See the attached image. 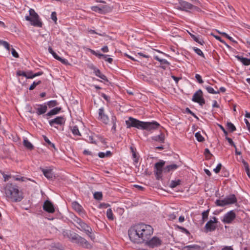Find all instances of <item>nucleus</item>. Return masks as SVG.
Returning <instances> with one entry per match:
<instances>
[{
	"label": "nucleus",
	"instance_id": "1a4fd4ad",
	"mask_svg": "<svg viewBox=\"0 0 250 250\" xmlns=\"http://www.w3.org/2000/svg\"><path fill=\"white\" fill-rule=\"evenodd\" d=\"M192 100L201 106L205 104V100L203 97V93L201 89H199L193 94Z\"/></svg>",
	"mask_w": 250,
	"mask_h": 250
},
{
	"label": "nucleus",
	"instance_id": "9d476101",
	"mask_svg": "<svg viewBox=\"0 0 250 250\" xmlns=\"http://www.w3.org/2000/svg\"><path fill=\"white\" fill-rule=\"evenodd\" d=\"M192 4L188 1L180 0H179L177 9L186 12H190V10L192 9Z\"/></svg>",
	"mask_w": 250,
	"mask_h": 250
},
{
	"label": "nucleus",
	"instance_id": "423d86ee",
	"mask_svg": "<svg viewBox=\"0 0 250 250\" xmlns=\"http://www.w3.org/2000/svg\"><path fill=\"white\" fill-rule=\"evenodd\" d=\"M127 128L131 127H136L139 129H143L144 122L140 121L131 117H129L128 120L125 121Z\"/></svg>",
	"mask_w": 250,
	"mask_h": 250
},
{
	"label": "nucleus",
	"instance_id": "338daca9",
	"mask_svg": "<svg viewBox=\"0 0 250 250\" xmlns=\"http://www.w3.org/2000/svg\"><path fill=\"white\" fill-rule=\"evenodd\" d=\"M11 53H12V55L13 57H14L15 58H19V54L17 52V51L15 50V49H14L13 48H11Z\"/></svg>",
	"mask_w": 250,
	"mask_h": 250
},
{
	"label": "nucleus",
	"instance_id": "6e6552de",
	"mask_svg": "<svg viewBox=\"0 0 250 250\" xmlns=\"http://www.w3.org/2000/svg\"><path fill=\"white\" fill-rule=\"evenodd\" d=\"M78 225L81 228L78 226H75L80 230L84 231L91 240H93L95 239V237L91 235L92 231V229L87 224L82 221Z\"/></svg>",
	"mask_w": 250,
	"mask_h": 250
},
{
	"label": "nucleus",
	"instance_id": "f8f14e48",
	"mask_svg": "<svg viewBox=\"0 0 250 250\" xmlns=\"http://www.w3.org/2000/svg\"><path fill=\"white\" fill-rule=\"evenodd\" d=\"M236 215L234 210H230L226 213L222 219L221 221L224 224H231L233 221L235 219Z\"/></svg>",
	"mask_w": 250,
	"mask_h": 250
},
{
	"label": "nucleus",
	"instance_id": "4be33fe9",
	"mask_svg": "<svg viewBox=\"0 0 250 250\" xmlns=\"http://www.w3.org/2000/svg\"><path fill=\"white\" fill-rule=\"evenodd\" d=\"M179 167V165L177 164H171L167 166L164 168V173H168L171 171H173L176 170Z\"/></svg>",
	"mask_w": 250,
	"mask_h": 250
},
{
	"label": "nucleus",
	"instance_id": "37998d69",
	"mask_svg": "<svg viewBox=\"0 0 250 250\" xmlns=\"http://www.w3.org/2000/svg\"><path fill=\"white\" fill-rule=\"evenodd\" d=\"M58 104V103L57 102V101L56 100H52V101H50L49 102H48L47 103V105H48V106L51 108V107H54L56 105H57Z\"/></svg>",
	"mask_w": 250,
	"mask_h": 250
},
{
	"label": "nucleus",
	"instance_id": "bf43d9fd",
	"mask_svg": "<svg viewBox=\"0 0 250 250\" xmlns=\"http://www.w3.org/2000/svg\"><path fill=\"white\" fill-rule=\"evenodd\" d=\"M221 167H222V164L221 163H219L217 165L216 168H215L213 169V171L216 173H218L220 172V171L221 170Z\"/></svg>",
	"mask_w": 250,
	"mask_h": 250
},
{
	"label": "nucleus",
	"instance_id": "a878e982",
	"mask_svg": "<svg viewBox=\"0 0 250 250\" xmlns=\"http://www.w3.org/2000/svg\"><path fill=\"white\" fill-rule=\"evenodd\" d=\"M94 71L95 75L97 77L107 82H108L107 77L104 75L103 74L99 69L95 68L94 69Z\"/></svg>",
	"mask_w": 250,
	"mask_h": 250
},
{
	"label": "nucleus",
	"instance_id": "f257e3e1",
	"mask_svg": "<svg viewBox=\"0 0 250 250\" xmlns=\"http://www.w3.org/2000/svg\"><path fill=\"white\" fill-rule=\"evenodd\" d=\"M4 192L6 198L12 202H18L23 199L22 193L16 185L8 183L4 188Z\"/></svg>",
	"mask_w": 250,
	"mask_h": 250
},
{
	"label": "nucleus",
	"instance_id": "864d4df0",
	"mask_svg": "<svg viewBox=\"0 0 250 250\" xmlns=\"http://www.w3.org/2000/svg\"><path fill=\"white\" fill-rule=\"evenodd\" d=\"M48 51L50 53H51L52 56H53V57L56 59V60L57 59V58L59 57V56L54 51V50H53V49L51 48V47L49 46V48H48Z\"/></svg>",
	"mask_w": 250,
	"mask_h": 250
},
{
	"label": "nucleus",
	"instance_id": "f704fd0d",
	"mask_svg": "<svg viewBox=\"0 0 250 250\" xmlns=\"http://www.w3.org/2000/svg\"><path fill=\"white\" fill-rule=\"evenodd\" d=\"M189 34L190 35V37L192 38V39L196 42H198V43L200 44L201 45H203V44L205 43L204 41L203 40H199L198 38L196 36H195L194 35L190 33L189 32Z\"/></svg>",
	"mask_w": 250,
	"mask_h": 250
},
{
	"label": "nucleus",
	"instance_id": "4468645a",
	"mask_svg": "<svg viewBox=\"0 0 250 250\" xmlns=\"http://www.w3.org/2000/svg\"><path fill=\"white\" fill-rule=\"evenodd\" d=\"M98 119L105 124L109 123V119L108 116L105 114L104 107H101L99 109L98 111Z\"/></svg>",
	"mask_w": 250,
	"mask_h": 250
},
{
	"label": "nucleus",
	"instance_id": "de8ad7c7",
	"mask_svg": "<svg viewBox=\"0 0 250 250\" xmlns=\"http://www.w3.org/2000/svg\"><path fill=\"white\" fill-rule=\"evenodd\" d=\"M217 32L221 35H223L224 37H225V38H227L228 39H229V41L232 42H236V41H235L233 38L231 37H230L229 35H228L225 32H219L218 31H217Z\"/></svg>",
	"mask_w": 250,
	"mask_h": 250
},
{
	"label": "nucleus",
	"instance_id": "0e129e2a",
	"mask_svg": "<svg viewBox=\"0 0 250 250\" xmlns=\"http://www.w3.org/2000/svg\"><path fill=\"white\" fill-rule=\"evenodd\" d=\"M16 74L18 76H22L25 77V78L26 77V73L23 71L18 70L17 71Z\"/></svg>",
	"mask_w": 250,
	"mask_h": 250
},
{
	"label": "nucleus",
	"instance_id": "13d9d810",
	"mask_svg": "<svg viewBox=\"0 0 250 250\" xmlns=\"http://www.w3.org/2000/svg\"><path fill=\"white\" fill-rule=\"evenodd\" d=\"M177 228L179 229H180L182 232L185 233L187 235H189L190 234L189 231L187 229H186V228H184L183 227H181V226H177Z\"/></svg>",
	"mask_w": 250,
	"mask_h": 250
},
{
	"label": "nucleus",
	"instance_id": "3c124183",
	"mask_svg": "<svg viewBox=\"0 0 250 250\" xmlns=\"http://www.w3.org/2000/svg\"><path fill=\"white\" fill-rule=\"evenodd\" d=\"M13 178L16 181H26V180H30L29 179L24 177H19L18 176H13Z\"/></svg>",
	"mask_w": 250,
	"mask_h": 250
},
{
	"label": "nucleus",
	"instance_id": "c03bdc74",
	"mask_svg": "<svg viewBox=\"0 0 250 250\" xmlns=\"http://www.w3.org/2000/svg\"><path fill=\"white\" fill-rule=\"evenodd\" d=\"M192 49L197 54L205 58L204 54L201 49L196 47H193Z\"/></svg>",
	"mask_w": 250,
	"mask_h": 250
},
{
	"label": "nucleus",
	"instance_id": "774afa93",
	"mask_svg": "<svg viewBox=\"0 0 250 250\" xmlns=\"http://www.w3.org/2000/svg\"><path fill=\"white\" fill-rule=\"evenodd\" d=\"M191 10L195 11H197L198 12H200L202 11L201 9L199 7L196 6V5H194L193 4H192V9Z\"/></svg>",
	"mask_w": 250,
	"mask_h": 250
},
{
	"label": "nucleus",
	"instance_id": "39448f33",
	"mask_svg": "<svg viewBox=\"0 0 250 250\" xmlns=\"http://www.w3.org/2000/svg\"><path fill=\"white\" fill-rule=\"evenodd\" d=\"M139 227V225L137 224L133 227H131L128 230V236L130 240L134 243H143V239L141 237L140 232H139L137 229Z\"/></svg>",
	"mask_w": 250,
	"mask_h": 250
},
{
	"label": "nucleus",
	"instance_id": "2eb2a0df",
	"mask_svg": "<svg viewBox=\"0 0 250 250\" xmlns=\"http://www.w3.org/2000/svg\"><path fill=\"white\" fill-rule=\"evenodd\" d=\"M160 126V124L157 122L153 121L151 122H144L143 124V129L151 130L157 129Z\"/></svg>",
	"mask_w": 250,
	"mask_h": 250
},
{
	"label": "nucleus",
	"instance_id": "2f4dec72",
	"mask_svg": "<svg viewBox=\"0 0 250 250\" xmlns=\"http://www.w3.org/2000/svg\"><path fill=\"white\" fill-rule=\"evenodd\" d=\"M209 210L210 209H208L202 213V221L203 223H204L208 219Z\"/></svg>",
	"mask_w": 250,
	"mask_h": 250
},
{
	"label": "nucleus",
	"instance_id": "dca6fc26",
	"mask_svg": "<svg viewBox=\"0 0 250 250\" xmlns=\"http://www.w3.org/2000/svg\"><path fill=\"white\" fill-rule=\"evenodd\" d=\"M43 209L45 211L53 213L55 212V208L53 204L49 200H46L43 205Z\"/></svg>",
	"mask_w": 250,
	"mask_h": 250
},
{
	"label": "nucleus",
	"instance_id": "aec40b11",
	"mask_svg": "<svg viewBox=\"0 0 250 250\" xmlns=\"http://www.w3.org/2000/svg\"><path fill=\"white\" fill-rule=\"evenodd\" d=\"M41 169L42 172L44 176L48 179H52L54 177L52 170L51 169H44L41 167Z\"/></svg>",
	"mask_w": 250,
	"mask_h": 250
},
{
	"label": "nucleus",
	"instance_id": "6ab92c4d",
	"mask_svg": "<svg viewBox=\"0 0 250 250\" xmlns=\"http://www.w3.org/2000/svg\"><path fill=\"white\" fill-rule=\"evenodd\" d=\"M216 229V225L212 223V220L208 221L205 226V229L206 232H212L214 231Z\"/></svg>",
	"mask_w": 250,
	"mask_h": 250
},
{
	"label": "nucleus",
	"instance_id": "e433bc0d",
	"mask_svg": "<svg viewBox=\"0 0 250 250\" xmlns=\"http://www.w3.org/2000/svg\"><path fill=\"white\" fill-rule=\"evenodd\" d=\"M227 126L228 129L231 132H233V131H235L236 129L235 126L231 122H228L227 124Z\"/></svg>",
	"mask_w": 250,
	"mask_h": 250
},
{
	"label": "nucleus",
	"instance_id": "a211bd4d",
	"mask_svg": "<svg viewBox=\"0 0 250 250\" xmlns=\"http://www.w3.org/2000/svg\"><path fill=\"white\" fill-rule=\"evenodd\" d=\"M37 107H35L36 113L38 115H41L44 114L47 109V106L46 104H37Z\"/></svg>",
	"mask_w": 250,
	"mask_h": 250
},
{
	"label": "nucleus",
	"instance_id": "58836bf2",
	"mask_svg": "<svg viewBox=\"0 0 250 250\" xmlns=\"http://www.w3.org/2000/svg\"><path fill=\"white\" fill-rule=\"evenodd\" d=\"M205 87L209 93L213 94L219 93V91H215L212 87H211L209 86H205Z\"/></svg>",
	"mask_w": 250,
	"mask_h": 250
},
{
	"label": "nucleus",
	"instance_id": "7c9ffc66",
	"mask_svg": "<svg viewBox=\"0 0 250 250\" xmlns=\"http://www.w3.org/2000/svg\"><path fill=\"white\" fill-rule=\"evenodd\" d=\"M154 59L159 61L162 64L169 65V62L166 59H163L159 58L158 56H154Z\"/></svg>",
	"mask_w": 250,
	"mask_h": 250
},
{
	"label": "nucleus",
	"instance_id": "f03ea898",
	"mask_svg": "<svg viewBox=\"0 0 250 250\" xmlns=\"http://www.w3.org/2000/svg\"><path fill=\"white\" fill-rule=\"evenodd\" d=\"M68 238L71 239V241L76 243L78 246L87 249H90L92 248V245L89 243L85 238L82 237L77 233L67 231L64 234Z\"/></svg>",
	"mask_w": 250,
	"mask_h": 250
},
{
	"label": "nucleus",
	"instance_id": "cd10ccee",
	"mask_svg": "<svg viewBox=\"0 0 250 250\" xmlns=\"http://www.w3.org/2000/svg\"><path fill=\"white\" fill-rule=\"evenodd\" d=\"M23 145L27 149L30 150H32L34 149L33 145L27 140V138L23 140Z\"/></svg>",
	"mask_w": 250,
	"mask_h": 250
},
{
	"label": "nucleus",
	"instance_id": "680f3d73",
	"mask_svg": "<svg viewBox=\"0 0 250 250\" xmlns=\"http://www.w3.org/2000/svg\"><path fill=\"white\" fill-rule=\"evenodd\" d=\"M210 35L211 36H213L216 40H218L221 42H222L224 44H226V42L223 40H222L220 37L217 36V35H215L213 33H211Z\"/></svg>",
	"mask_w": 250,
	"mask_h": 250
},
{
	"label": "nucleus",
	"instance_id": "f3484780",
	"mask_svg": "<svg viewBox=\"0 0 250 250\" xmlns=\"http://www.w3.org/2000/svg\"><path fill=\"white\" fill-rule=\"evenodd\" d=\"M72 206L75 211L78 212L82 217H83V215H85V211L81 205L77 202L74 201L72 203Z\"/></svg>",
	"mask_w": 250,
	"mask_h": 250
},
{
	"label": "nucleus",
	"instance_id": "8fccbe9b",
	"mask_svg": "<svg viewBox=\"0 0 250 250\" xmlns=\"http://www.w3.org/2000/svg\"><path fill=\"white\" fill-rule=\"evenodd\" d=\"M116 118L114 116H112L111 117V123L113 125L111 130L114 131H116Z\"/></svg>",
	"mask_w": 250,
	"mask_h": 250
},
{
	"label": "nucleus",
	"instance_id": "72a5a7b5",
	"mask_svg": "<svg viewBox=\"0 0 250 250\" xmlns=\"http://www.w3.org/2000/svg\"><path fill=\"white\" fill-rule=\"evenodd\" d=\"M71 130L72 133L74 135L81 136V134L79 131L78 127L77 125H74L71 127Z\"/></svg>",
	"mask_w": 250,
	"mask_h": 250
},
{
	"label": "nucleus",
	"instance_id": "7ed1b4c3",
	"mask_svg": "<svg viewBox=\"0 0 250 250\" xmlns=\"http://www.w3.org/2000/svg\"><path fill=\"white\" fill-rule=\"evenodd\" d=\"M139 227L137 229L139 232H140V234H142L141 237L143 239V243H145L147 240H149L153 234V228L149 225L144 223L139 224Z\"/></svg>",
	"mask_w": 250,
	"mask_h": 250
},
{
	"label": "nucleus",
	"instance_id": "5701e85b",
	"mask_svg": "<svg viewBox=\"0 0 250 250\" xmlns=\"http://www.w3.org/2000/svg\"><path fill=\"white\" fill-rule=\"evenodd\" d=\"M151 138L152 140L161 143H164L165 142V135L163 133H161L160 135L152 136Z\"/></svg>",
	"mask_w": 250,
	"mask_h": 250
},
{
	"label": "nucleus",
	"instance_id": "603ef678",
	"mask_svg": "<svg viewBox=\"0 0 250 250\" xmlns=\"http://www.w3.org/2000/svg\"><path fill=\"white\" fill-rule=\"evenodd\" d=\"M40 83H41V81H39L37 82H34L30 86V87L29 88V89L30 90H33L36 87V86L37 85L40 84Z\"/></svg>",
	"mask_w": 250,
	"mask_h": 250
},
{
	"label": "nucleus",
	"instance_id": "c85d7f7f",
	"mask_svg": "<svg viewBox=\"0 0 250 250\" xmlns=\"http://www.w3.org/2000/svg\"><path fill=\"white\" fill-rule=\"evenodd\" d=\"M201 247L197 245H191L185 246L183 250H200Z\"/></svg>",
	"mask_w": 250,
	"mask_h": 250
},
{
	"label": "nucleus",
	"instance_id": "49530a36",
	"mask_svg": "<svg viewBox=\"0 0 250 250\" xmlns=\"http://www.w3.org/2000/svg\"><path fill=\"white\" fill-rule=\"evenodd\" d=\"M44 141L50 146L56 149L55 146L53 143H52L49 139L46 136H43Z\"/></svg>",
	"mask_w": 250,
	"mask_h": 250
},
{
	"label": "nucleus",
	"instance_id": "09e8293b",
	"mask_svg": "<svg viewBox=\"0 0 250 250\" xmlns=\"http://www.w3.org/2000/svg\"><path fill=\"white\" fill-rule=\"evenodd\" d=\"M103 194L101 192H96L94 194V198L98 200H100L102 199Z\"/></svg>",
	"mask_w": 250,
	"mask_h": 250
},
{
	"label": "nucleus",
	"instance_id": "20e7f679",
	"mask_svg": "<svg viewBox=\"0 0 250 250\" xmlns=\"http://www.w3.org/2000/svg\"><path fill=\"white\" fill-rule=\"evenodd\" d=\"M29 13V15L26 16L25 17V20L30 21L31 24L35 27H42V23L41 21L39 16L35 11L33 9L30 8Z\"/></svg>",
	"mask_w": 250,
	"mask_h": 250
},
{
	"label": "nucleus",
	"instance_id": "a18cd8bd",
	"mask_svg": "<svg viewBox=\"0 0 250 250\" xmlns=\"http://www.w3.org/2000/svg\"><path fill=\"white\" fill-rule=\"evenodd\" d=\"M91 9L94 12H97L99 14H102V9L101 7L100 6H93L91 7Z\"/></svg>",
	"mask_w": 250,
	"mask_h": 250
},
{
	"label": "nucleus",
	"instance_id": "ea45409f",
	"mask_svg": "<svg viewBox=\"0 0 250 250\" xmlns=\"http://www.w3.org/2000/svg\"><path fill=\"white\" fill-rule=\"evenodd\" d=\"M181 181L180 180H172L171 181L170 185V187L171 188H174L177 186L180 185Z\"/></svg>",
	"mask_w": 250,
	"mask_h": 250
},
{
	"label": "nucleus",
	"instance_id": "4d7b16f0",
	"mask_svg": "<svg viewBox=\"0 0 250 250\" xmlns=\"http://www.w3.org/2000/svg\"><path fill=\"white\" fill-rule=\"evenodd\" d=\"M130 149H131V151L132 152L133 157L135 159L134 160V162L137 163L138 162V158H137V155H136L135 152L134 151L133 148L132 147H131Z\"/></svg>",
	"mask_w": 250,
	"mask_h": 250
},
{
	"label": "nucleus",
	"instance_id": "69168bd1",
	"mask_svg": "<svg viewBox=\"0 0 250 250\" xmlns=\"http://www.w3.org/2000/svg\"><path fill=\"white\" fill-rule=\"evenodd\" d=\"M57 60L59 61L60 62H61L62 63H63L64 64H69L68 61L67 60H66L65 59H62V58H61L60 57H58Z\"/></svg>",
	"mask_w": 250,
	"mask_h": 250
},
{
	"label": "nucleus",
	"instance_id": "4c0bfd02",
	"mask_svg": "<svg viewBox=\"0 0 250 250\" xmlns=\"http://www.w3.org/2000/svg\"><path fill=\"white\" fill-rule=\"evenodd\" d=\"M106 216L110 220H113L114 219L112 210L111 208L107 209L106 211Z\"/></svg>",
	"mask_w": 250,
	"mask_h": 250
},
{
	"label": "nucleus",
	"instance_id": "c9c22d12",
	"mask_svg": "<svg viewBox=\"0 0 250 250\" xmlns=\"http://www.w3.org/2000/svg\"><path fill=\"white\" fill-rule=\"evenodd\" d=\"M112 153L110 151H107L105 153L100 152L98 153V156L100 158H103L105 157H109L111 155Z\"/></svg>",
	"mask_w": 250,
	"mask_h": 250
},
{
	"label": "nucleus",
	"instance_id": "ddd939ff",
	"mask_svg": "<svg viewBox=\"0 0 250 250\" xmlns=\"http://www.w3.org/2000/svg\"><path fill=\"white\" fill-rule=\"evenodd\" d=\"M65 119L63 116H58L54 119L49 121L50 126L57 128L56 125H63L65 124Z\"/></svg>",
	"mask_w": 250,
	"mask_h": 250
},
{
	"label": "nucleus",
	"instance_id": "a19ab883",
	"mask_svg": "<svg viewBox=\"0 0 250 250\" xmlns=\"http://www.w3.org/2000/svg\"><path fill=\"white\" fill-rule=\"evenodd\" d=\"M0 45H3L7 50L10 51V45L7 42L0 40Z\"/></svg>",
	"mask_w": 250,
	"mask_h": 250
},
{
	"label": "nucleus",
	"instance_id": "393cba45",
	"mask_svg": "<svg viewBox=\"0 0 250 250\" xmlns=\"http://www.w3.org/2000/svg\"><path fill=\"white\" fill-rule=\"evenodd\" d=\"M236 58L244 65H249L250 64V58L248 59L238 55L236 56Z\"/></svg>",
	"mask_w": 250,
	"mask_h": 250
},
{
	"label": "nucleus",
	"instance_id": "c756f323",
	"mask_svg": "<svg viewBox=\"0 0 250 250\" xmlns=\"http://www.w3.org/2000/svg\"><path fill=\"white\" fill-rule=\"evenodd\" d=\"M215 204L217 206L221 207L228 205V203H226V200L225 198L223 199L216 200L215 202Z\"/></svg>",
	"mask_w": 250,
	"mask_h": 250
},
{
	"label": "nucleus",
	"instance_id": "473e14b6",
	"mask_svg": "<svg viewBox=\"0 0 250 250\" xmlns=\"http://www.w3.org/2000/svg\"><path fill=\"white\" fill-rule=\"evenodd\" d=\"M242 163L244 165L247 175L249 178H250V169L249 168L248 163L247 162H246L244 160H242Z\"/></svg>",
	"mask_w": 250,
	"mask_h": 250
},
{
	"label": "nucleus",
	"instance_id": "5fc2aeb1",
	"mask_svg": "<svg viewBox=\"0 0 250 250\" xmlns=\"http://www.w3.org/2000/svg\"><path fill=\"white\" fill-rule=\"evenodd\" d=\"M225 138L228 141L230 146L236 148V145H235L233 141L230 138L228 137L227 135L226 136Z\"/></svg>",
	"mask_w": 250,
	"mask_h": 250
},
{
	"label": "nucleus",
	"instance_id": "bb28decb",
	"mask_svg": "<svg viewBox=\"0 0 250 250\" xmlns=\"http://www.w3.org/2000/svg\"><path fill=\"white\" fill-rule=\"evenodd\" d=\"M61 109L62 108L61 107H55L48 112L46 114V116H51L52 115L57 114L61 110Z\"/></svg>",
	"mask_w": 250,
	"mask_h": 250
},
{
	"label": "nucleus",
	"instance_id": "0eeeda50",
	"mask_svg": "<svg viewBox=\"0 0 250 250\" xmlns=\"http://www.w3.org/2000/svg\"><path fill=\"white\" fill-rule=\"evenodd\" d=\"M165 164V162L163 160H161L155 164L154 173L157 180H160L162 177Z\"/></svg>",
	"mask_w": 250,
	"mask_h": 250
},
{
	"label": "nucleus",
	"instance_id": "052dcab7",
	"mask_svg": "<svg viewBox=\"0 0 250 250\" xmlns=\"http://www.w3.org/2000/svg\"><path fill=\"white\" fill-rule=\"evenodd\" d=\"M51 19L56 23L57 21V13L56 12H52L51 15Z\"/></svg>",
	"mask_w": 250,
	"mask_h": 250
},
{
	"label": "nucleus",
	"instance_id": "9b49d317",
	"mask_svg": "<svg viewBox=\"0 0 250 250\" xmlns=\"http://www.w3.org/2000/svg\"><path fill=\"white\" fill-rule=\"evenodd\" d=\"M145 243L149 248H154L160 246L162 244V241L159 238L154 236L150 240H147Z\"/></svg>",
	"mask_w": 250,
	"mask_h": 250
},
{
	"label": "nucleus",
	"instance_id": "79ce46f5",
	"mask_svg": "<svg viewBox=\"0 0 250 250\" xmlns=\"http://www.w3.org/2000/svg\"><path fill=\"white\" fill-rule=\"evenodd\" d=\"M195 137H196L197 140L199 142H202L205 140L204 138L202 136L199 132H196L195 133Z\"/></svg>",
	"mask_w": 250,
	"mask_h": 250
},
{
	"label": "nucleus",
	"instance_id": "b1692460",
	"mask_svg": "<svg viewBox=\"0 0 250 250\" xmlns=\"http://www.w3.org/2000/svg\"><path fill=\"white\" fill-rule=\"evenodd\" d=\"M102 14H105L112 11L113 7L109 5H101Z\"/></svg>",
	"mask_w": 250,
	"mask_h": 250
},
{
	"label": "nucleus",
	"instance_id": "412c9836",
	"mask_svg": "<svg viewBox=\"0 0 250 250\" xmlns=\"http://www.w3.org/2000/svg\"><path fill=\"white\" fill-rule=\"evenodd\" d=\"M225 199L228 205L235 204L237 202V199L233 194L227 196Z\"/></svg>",
	"mask_w": 250,
	"mask_h": 250
},
{
	"label": "nucleus",
	"instance_id": "e2e57ef3",
	"mask_svg": "<svg viewBox=\"0 0 250 250\" xmlns=\"http://www.w3.org/2000/svg\"><path fill=\"white\" fill-rule=\"evenodd\" d=\"M195 78L199 83H204L201 76L199 74H196L195 75Z\"/></svg>",
	"mask_w": 250,
	"mask_h": 250
},
{
	"label": "nucleus",
	"instance_id": "6e6d98bb",
	"mask_svg": "<svg viewBox=\"0 0 250 250\" xmlns=\"http://www.w3.org/2000/svg\"><path fill=\"white\" fill-rule=\"evenodd\" d=\"M186 111L187 113L190 114L195 118L198 120L199 119L198 117L192 111H191V110L189 108H186Z\"/></svg>",
	"mask_w": 250,
	"mask_h": 250
}]
</instances>
